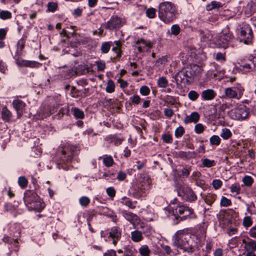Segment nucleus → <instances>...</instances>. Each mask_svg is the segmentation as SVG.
<instances>
[{
    "label": "nucleus",
    "instance_id": "obj_32",
    "mask_svg": "<svg viewBox=\"0 0 256 256\" xmlns=\"http://www.w3.org/2000/svg\"><path fill=\"white\" fill-rule=\"evenodd\" d=\"M162 248L166 254L169 255H176L178 252V250H172L168 246L163 245L162 246Z\"/></svg>",
    "mask_w": 256,
    "mask_h": 256
},
{
    "label": "nucleus",
    "instance_id": "obj_21",
    "mask_svg": "<svg viewBox=\"0 0 256 256\" xmlns=\"http://www.w3.org/2000/svg\"><path fill=\"white\" fill-rule=\"evenodd\" d=\"M1 116L4 120L9 122L12 118V114L6 107H4L1 112Z\"/></svg>",
    "mask_w": 256,
    "mask_h": 256
},
{
    "label": "nucleus",
    "instance_id": "obj_30",
    "mask_svg": "<svg viewBox=\"0 0 256 256\" xmlns=\"http://www.w3.org/2000/svg\"><path fill=\"white\" fill-rule=\"evenodd\" d=\"M115 84L114 82L112 80H109L108 81L106 90L108 93H112L114 91Z\"/></svg>",
    "mask_w": 256,
    "mask_h": 256
},
{
    "label": "nucleus",
    "instance_id": "obj_45",
    "mask_svg": "<svg viewBox=\"0 0 256 256\" xmlns=\"http://www.w3.org/2000/svg\"><path fill=\"white\" fill-rule=\"evenodd\" d=\"M146 15L150 18H153L156 16V10L153 8H148L146 10Z\"/></svg>",
    "mask_w": 256,
    "mask_h": 256
},
{
    "label": "nucleus",
    "instance_id": "obj_22",
    "mask_svg": "<svg viewBox=\"0 0 256 256\" xmlns=\"http://www.w3.org/2000/svg\"><path fill=\"white\" fill-rule=\"evenodd\" d=\"M131 238L134 242H138L143 239L142 232L138 230L131 232Z\"/></svg>",
    "mask_w": 256,
    "mask_h": 256
},
{
    "label": "nucleus",
    "instance_id": "obj_64",
    "mask_svg": "<svg viewBox=\"0 0 256 256\" xmlns=\"http://www.w3.org/2000/svg\"><path fill=\"white\" fill-rule=\"evenodd\" d=\"M164 114L166 117L170 118L174 114V111L171 108H166L164 109Z\"/></svg>",
    "mask_w": 256,
    "mask_h": 256
},
{
    "label": "nucleus",
    "instance_id": "obj_51",
    "mask_svg": "<svg viewBox=\"0 0 256 256\" xmlns=\"http://www.w3.org/2000/svg\"><path fill=\"white\" fill-rule=\"evenodd\" d=\"M106 192L111 198H113L116 196V191L114 187L110 186L106 189Z\"/></svg>",
    "mask_w": 256,
    "mask_h": 256
},
{
    "label": "nucleus",
    "instance_id": "obj_52",
    "mask_svg": "<svg viewBox=\"0 0 256 256\" xmlns=\"http://www.w3.org/2000/svg\"><path fill=\"white\" fill-rule=\"evenodd\" d=\"M98 71H103L106 68V64L103 60H98L96 62Z\"/></svg>",
    "mask_w": 256,
    "mask_h": 256
},
{
    "label": "nucleus",
    "instance_id": "obj_54",
    "mask_svg": "<svg viewBox=\"0 0 256 256\" xmlns=\"http://www.w3.org/2000/svg\"><path fill=\"white\" fill-rule=\"evenodd\" d=\"M58 8V4L54 2H49L48 4V10L49 12H54Z\"/></svg>",
    "mask_w": 256,
    "mask_h": 256
},
{
    "label": "nucleus",
    "instance_id": "obj_18",
    "mask_svg": "<svg viewBox=\"0 0 256 256\" xmlns=\"http://www.w3.org/2000/svg\"><path fill=\"white\" fill-rule=\"evenodd\" d=\"M12 104L17 112V114L18 116L20 114V112L22 111L23 108L26 106L24 102L19 100H14Z\"/></svg>",
    "mask_w": 256,
    "mask_h": 256
},
{
    "label": "nucleus",
    "instance_id": "obj_56",
    "mask_svg": "<svg viewBox=\"0 0 256 256\" xmlns=\"http://www.w3.org/2000/svg\"><path fill=\"white\" fill-rule=\"evenodd\" d=\"M162 139L166 143H172V136L169 134H164L162 135Z\"/></svg>",
    "mask_w": 256,
    "mask_h": 256
},
{
    "label": "nucleus",
    "instance_id": "obj_37",
    "mask_svg": "<svg viewBox=\"0 0 256 256\" xmlns=\"http://www.w3.org/2000/svg\"><path fill=\"white\" fill-rule=\"evenodd\" d=\"M216 196L215 194H208L206 196V198H205V202H206L208 204L211 205L212 204L214 203V200H216Z\"/></svg>",
    "mask_w": 256,
    "mask_h": 256
},
{
    "label": "nucleus",
    "instance_id": "obj_40",
    "mask_svg": "<svg viewBox=\"0 0 256 256\" xmlns=\"http://www.w3.org/2000/svg\"><path fill=\"white\" fill-rule=\"evenodd\" d=\"M185 130L182 126H180L177 128L174 132V136L176 138H180L184 134Z\"/></svg>",
    "mask_w": 256,
    "mask_h": 256
},
{
    "label": "nucleus",
    "instance_id": "obj_24",
    "mask_svg": "<svg viewBox=\"0 0 256 256\" xmlns=\"http://www.w3.org/2000/svg\"><path fill=\"white\" fill-rule=\"evenodd\" d=\"M149 186L148 184H147L146 188H143L142 184L140 186H138V192H134L132 193V196L135 198H140L142 196V193H144L145 192V190L148 188Z\"/></svg>",
    "mask_w": 256,
    "mask_h": 256
},
{
    "label": "nucleus",
    "instance_id": "obj_39",
    "mask_svg": "<svg viewBox=\"0 0 256 256\" xmlns=\"http://www.w3.org/2000/svg\"><path fill=\"white\" fill-rule=\"evenodd\" d=\"M110 42H104L102 44L100 50L104 54L108 53L110 48Z\"/></svg>",
    "mask_w": 256,
    "mask_h": 256
},
{
    "label": "nucleus",
    "instance_id": "obj_1",
    "mask_svg": "<svg viewBox=\"0 0 256 256\" xmlns=\"http://www.w3.org/2000/svg\"><path fill=\"white\" fill-rule=\"evenodd\" d=\"M172 245L184 252L192 253L201 246L196 236L192 238L185 230H178L172 238Z\"/></svg>",
    "mask_w": 256,
    "mask_h": 256
},
{
    "label": "nucleus",
    "instance_id": "obj_15",
    "mask_svg": "<svg viewBox=\"0 0 256 256\" xmlns=\"http://www.w3.org/2000/svg\"><path fill=\"white\" fill-rule=\"evenodd\" d=\"M216 96V93L212 89H207L202 92L201 94L202 98L204 100H213Z\"/></svg>",
    "mask_w": 256,
    "mask_h": 256
},
{
    "label": "nucleus",
    "instance_id": "obj_57",
    "mask_svg": "<svg viewBox=\"0 0 256 256\" xmlns=\"http://www.w3.org/2000/svg\"><path fill=\"white\" fill-rule=\"evenodd\" d=\"M213 187L216 189L218 190L220 188L222 184V182L220 180H214L212 182Z\"/></svg>",
    "mask_w": 256,
    "mask_h": 256
},
{
    "label": "nucleus",
    "instance_id": "obj_61",
    "mask_svg": "<svg viewBox=\"0 0 256 256\" xmlns=\"http://www.w3.org/2000/svg\"><path fill=\"white\" fill-rule=\"evenodd\" d=\"M233 89L238 92V96L240 98L242 95L244 88L238 84L237 86L234 87Z\"/></svg>",
    "mask_w": 256,
    "mask_h": 256
},
{
    "label": "nucleus",
    "instance_id": "obj_42",
    "mask_svg": "<svg viewBox=\"0 0 256 256\" xmlns=\"http://www.w3.org/2000/svg\"><path fill=\"white\" fill-rule=\"evenodd\" d=\"M199 96V94L195 90H192L188 93V98L192 100H196Z\"/></svg>",
    "mask_w": 256,
    "mask_h": 256
},
{
    "label": "nucleus",
    "instance_id": "obj_26",
    "mask_svg": "<svg viewBox=\"0 0 256 256\" xmlns=\"http://www.w3.org/2000/svg\"><path fill=\"white\" fill-rule=\"evenodd\" d=\"M139 252L142 256H149L150 250L146 245H142L139 248Z\"/></svg>",
    "mask_w": 256,
    "mask_h": 256
},
{
    "label": "nucleus",
    "instance_id": "obj_17",
    "mask_svg": "<svg viewBox=\"0 0 256 256\" xmlns=\"http://www.w3.org/2000/svg\"><path fill=\"white\" fill-rule=\"evenodd\" d=\"M196 154V152H184L179 151L176 152L177 157L183 159H189L194 158Z\"/></svg>",
    "mask_w": 256,
    "mask_h": 256
},
{
    "label": "nucleus",
    "instance_id": "obj_38",
    "mask_svg": "<svg viewBox=\"0 0 256 256\" xmlns=\"http://www.w3.org/2000/svg\"><path fill=\"white\" fill-rule=\"evenodd\" d=\"M79 202L82 206L86 207L90 203V200L88 197L83 196L80 198Z\"/></svg>",
    "mask_w": 256,
    "mask_h": 256
},
{
    "label": "nucleus",
    "instance_id": "obj_3",
    "mask_svg": "<svg viewBox=\"0 0 256 256\" xmlns=\"http://www.w3.org/2000/svg\"><path fill=\"white\" fill-rule=\"evenodd\" d=\"M173 215L175 216L174 223L176 224L179 222L188 219H195L196 216L194 210L184 205H176L171 208Z\"/></svg>",
    "mask_w": 256,
    "mask_h": 256
},
{
    "label": "nucleus",
    "instance_id": "obj_5",
    "mask_svg": "<svg viewBox=\"0 0 256 256\" xmlns=\"http://www.w3.org/2000/svg\"><path fill=\"white\" fill-rule=\"evenodd\" d=\"M178 195L188 202H193L196 200L197 196L192 190L189 186H182L180 188Z\"/></svg>",
    "mask_w": 256,
    "mask_h": 256
},
{
    "label": "nucleus",
    "instance_id": "obj_36",
    "mask_svg": "<svg viewBox=\"0 0 256 256\" xmlns=\"http://www.w3.org/2000/svg\"><path fill=\"white\" fill-rule=\"evenodd\" d=\"M202 164L204 167L210 168L214 166L215 162L214 160H210L206 158L202 160Z\"/></svg>",
    "mask_w": 256,
    "mask_h": 256
},
{
    "label": "nucleus",
    "instance_id": "obj_28",
    "mask_svg": "<svg viewBox=\"0 0 256 256\" xmlns=\"http://www.w3.org/2000/svg\"><path fill=\"white\" fill-rule=\"evenodd\" d=\"M232 136V133L230 132V130L227 128H224L222 129V132L220 134V136L224 139V140H228Z\"/></svg>",
    "mask_w": 256,
    "mask_h": 256
},
{
    "label": "nucleus",
    "instance_id": "obj_35",
    "mask_svg": "<svg viewBox=\"0 0 256 256\" xmlns=\"http://www.w3.org/2000/svg\"><path fill=\"white\" fill-rule=\"evenodd\" d=\"M242 182L244 185L247 186H250L254 183V179L252 178L249 176H245L242 180Z\"/></svg>",
    "mask_w": 256,
    "mask_h": 256
},
{
    "label": "nucleus",
    "instance_id": "obj_44",
    "mask_svg": "<svg viewBox=\"0 0 256 256\" xmlns=\"http://www.w3.org/2000/svg\"><path fill=\"white\" fill-rule=\"evenodd\" d=\"M180 28L178 24H173L170 28V34L174 36H177L180 34Z\"/></svg>",
    "mask_w": 256,
    "mask_h": 256
},
{
    "label": "nucleus",
    "instance_id": "obj_7",
    "mask_svg": "<svg viewBox=\"0 0 256 256\" xmlns=\"http://www.w3.org/2000/svg\"><path fill=\"white\" fill-rule=\"evenodd\" d=\"M124 24L122 19L117 16H112L108 21L105 24V28L110 30H117L121 28Z\"/></svg>",
    "mask_w": 256,
    "mask_h": 256
},
{
    "label": "nucleus",
    "instance_id": "obj_10",
    "mask_svg": "<svg viewBox=\"0 0 256 256\" xmlns=\"http://www.w3.org/2000/svg\"><path fill=\"white\" fill-rule=\"evenodd\" d=\"M38 195L33 192L26 191L24 194V200L26 204H30L33 202H38Z\"/></svg>",
    "mask_w": 256,
    "mask_h": 256
},
{
    "label": "nucleus",
    "instance_id": "obj_41",
    "mask_svg": "<svg viewBox=\"0 0 256 256\" xmlns=\"http://www.w3.org/2000/svg\"><path fill=\"white\" fill-rule=\"evenodd\" d=\"M12 14L8 10H0V18L2 20H6L11 18Z\"/></svg>",
    "mask_w": 256,
    "mask_h": 256
},
{
    "label": "nucleus",
    "instance_id": "obj_53",
    "mask_svg": "<svg viewBox=\"0 0 256 256\" xmlns=\"http://www.w3.org/2000/svg\"><path fill=\"white\" fill-rule=\"evenodd\" d=\"M204 130V127L202 124H198L194 126V132L196 134H200Z\"/></svg>",
    "mask_w": 256,
    "mask_h": 256
},
{
    "label": "nucleus",
    "instance_id": "obj_2",
    "mask_svg": "<svg viewBox=\"0 0 256 256\" xmlns=\"http://www.w3.org/2000/svg\"><path fill=\"white\" fill-rule=\"evenodd\" d=\"M159 18L165 24H170L176 18V10L174 4L162 2L158 7Z\"/></svg>",
    "mask_w": 256,
    "mask_h": 256
},
{
    "label": "nucleus",
    "instance_id": "obj_59",
    "mask_svg": "<svg viewBox=\"0 0 256 256\" xmlns=\"http://www.w3.org/2000/svg\"><path fill=\"white\" fill-rule=\"evenodd\" d=\"M131 102L133 104H138L140 103V98L138 95H134L131 96L130 98Z\"/></svg>",
    "mask_w": 256,
    "mask_h": 256
},
{
    "label": "nucleus",
    "instance_id": "obj_19",
    "mask_svg": "<svg viewBox=\"0 0 256 256\" xmlns=\"http://www.w3.org/2000/svg\"><path fill=\"white\" fill-rule=\"evenodd\" d=\"M2 241L4 242H7L12 245V248L14 249L15 252H18V242L16 240L11 238L8 236H4L2 238Z\"/></svg>",
    "mask_w": 256,
    "mask_h": 256
},
{
    "label": "nucleus",
    "instance_id": "obj_47",
    "mask_svg": "<svg viewBox=\"0 0 256 256\" xmlns=\"http://www.w3.org/2000/svg\"><path fill=\"white\" fill-rule=\"evenodd\" d=\"M252 224V220L249 216H245L243 220V225L245 228L250 226Z\"/></svg>",
    "mask_w": 256,
    "mask_h": 256
},
{
    "label": "nucleus",
    "instance_id": "obj_29",
    "mask_svg": "<svg viewBox=\"0 0 256 256\" xmlns=\"http://www.w3.org/2000/svg\"><path fill=\"white\" fill-rule=\"evenodd\" d=\"M222 4L220 2L212 1L210 4L206 5V8L208 10H212L214 8H218L221 6Z\"/></svg>",
    "mask_w": 256,
    "mask_h": 256
},
{
    "label": "nucleus",
    "instance_id": "obj_55",
    "mask_svg": "<svg viewBox=\"0 0 256 256\" xmlns=\"http://www.w3.org/2000/svg\"><path fill=\"white\" fill-rule=\"evenodd\" d=\"M140 93L144 96H148L150 92V90L147 86H142L140 90Z\"/></svg>",
    "mask_w": 256,
    "mask_h": 256
},
{
    "label": "nucleus",
    "instance_id": "obj_31",
    "mask_svg": "<svg viewBox=\"0 0 256 256\" xmlns=\"http://www.w3.org/2000/svg\"><path fill=\"white\" fill-rule=\"evenodd\" d=\"M158 86L161 88H166L168 86V81L165 77H160L158 80Z\"/></svg>",
    "mask_w": 256,
    "mask_h": 256
},
{
    "label": "nucleus",
    "instance_id": "obj_49",
    "mask_svg": "<svg viewBox=\"0 0 256 256\" xmlns=\"http://www.w3.org/2000/svg\"><path fill=\"white\" fill-rule=\"evenodd\" d=\"M122 200H125L124 202H122L126 206L131 209H134L136 208V206L134 205L133 202L128 198H127L126 197H124Z\"/></svg>",
    "mask_w": 256,
    "mask_h": 256
},
{
    "label": "nucleus",
    "instance_id": "obj_33",
    "mask_svg": "<svg viewBox=\"0 0 256 256\" xmlns=\"http://www.w3.org/2000/svg\"><path fill=\"white\" fill-rule=\"evenodd\" d=\"M221 140L217 135H213L210 138V142L212 146H218L220 143Z\"/></svg>",
    "mask_w": 256,
    "mask_h": 256
},
{
    "label": "nucleus",
    "instance_id": "obj_34",
    "mask_svg": "<svg viewBox=\"0 0 256 256\" xmlns=\"http://www.w3.org/2000/svg\"><path fill=\"white\" fill-rule=\"evenodd\" d=\"M136 250L132 246H127L124 248V256H134Z\"/></svg>",
    "mask_w": 256,
    "mask_h": 256
},
{
    "label": "nucleus",
    "instance_id": "obj_63",
    "mask_svg": "<svg viewBox=\"0 0 256 256\" xmlns=\"http://www.w3.org/2000/svg\"><path fill=\"white\" fill-rule=\"evenodd\" d=\"M166 102L169 104L174 105L176 103V101L173 96H168L166 98Z\"/></svg>",
    "mask_w": 256,
    "mask_h": 256
},
{
    "label": "nucleus",
    "instance_id": "obj_60",
    "mask_svg": "<svg viewBox=\"0 0 256 256\" xmlns=\"http://www.w3.org/2000/svg\"><path fill=\"white\" fill-rule=\"evenodd\" d=\"M256 6L254 3L252 2H248L246 6V8L249 10L250 13L251 14H252L254 13V12L256 10H255V7Z\"/></svg>",
    "mask_w": 256,
    "mask_h": 256
},
{
    "label": "nucleus",
    "instance_id": "obj_14",
    "mask_svg": "<svg viewBox=\"0 0 256 256\" xmlns=\"http://www.w3.org/2000/svg\"><path fill=\"white\" fill-rule=\"evenodd\" d=\"M122 216L131 224H134L136 222L139 220L140 218L138 216L131 212H128L126 210H123L122 212Z\"/></svg>",
    "mask_w": 256,
    "mask_h": 256
},
{
    "label": "nucleus",
    "instance_id": "obj_25",
    "mask_svg": "<svg viewBox=\"0 0 256 256\" xmlns=\"http://www.w3.org/2000/svg\"><path fill=\"white\" fill-rule=\"evenodd\" d=\"M72 112H73V115L76 118H83L84 116V112L78 108H72Z\"/></svg>",
    "mask_w": 256,
    "mask_h": 256
},
{
    "label": "nucleus",
    "instance_id": "obj_46",
    "mask_svg": "<svg viewBox=\"0 0 256 256\" xmlns=\"http://www.w3.org/2000/svg\"><path fill=\"white\" fill-rule=\"evenodd\" d=\"M220 204L221 206L226 207L232 204L231 200L225 196H222Z\"/></svg>",
    "mask_w": 256,
    "mask_h": 256
},
{
    "label": "nucleus",
    "instance_id": "obj_23",
    "mask_svg": "<svg viewBox=\"0 0 256 256\" xmlns=\"http://www.w3.org/2000/svg\"><path fill=\"white\" fill-rule=\"evenodd\" d=\"M224 93L226 96L228 98H236L240 99L238 96V92L232 88H227L225 89Z\"/></svg>",
    "mask_w": 256,
    "mask_h": 256
},
{
    "label": "nucleus",
    "instance_id": "obj_8",
    "mask_svg": "<svg viewBox=\"0 0 256 256\" xmlns=\"http://www.w3.org/2000/svg\"><path fill=\"white\" fill-rule=\"evenodd\" d=\"M234 114V118L238 120H243L246 118L249 112L244 106L238 108L232 112Z\"/></svg>",
    "mask_w": 256,
    "mask_h": 256
},
{
    "label": "nucleus",
    "instance_id": "obj_43",
    "mask_svg": "<svg viewBox=\"0 0 256 256\" xmlns=\"http://www.w3.org/2000/svg\"><path fill=\"white\" fill-rule=\"evenodd\" d=\"M18 183L22 188H24L28 185V181L24 176H20L18 180Z\"/></svg>",
    "mask_w": 256,
    "mask_h": 256
},
{
    "label": "nucleus",
    "instance_id": "obj_16",
    "mask_svg": "<svg viewBox=\"0 0 256 256\" xmlns=\"http://www.w3.org/2000/svg\"><path fill=\"white\" fill-rule=\"evenodd\" d=\"M200 116L198 112H194L189 116H186L184 118V122L186 124L189 123H196L200 120Z\"/></svg>",
    "mask_w": 256,
    "mask_h": 256
},
{
    "label": "nucleus",
    "instance_id": "obj_9",
    "mask_svg": "<svg viewBox=\"0 0 256 256\" xmlns=\"http://www.w3.org/2000/svg\"><path fill=\"white\" fill-rule=\"evenodd\" d=\"M252 32L250 28H246L240 31V36L244 38L240 40L243 42L245 44H248L251 42L252 38Z\"/></svg>",
    "mask_w": 256,
    "mask_h": 256
},
{
    "label": "nucleus",
    "instance_id": "obj_48",
    "mask_svg": "<svg viewBox=\"0 0 256 256\" xmlns=\"http://www.w3.org/2000/svg\"><path fill=\"white\" fill-rule=\"evenodd\" d=\"M62 154L64 156L63 158V160L64 162H69L72 160V152L68 154L65 150H62Z\"/></svg>",
    "mask_w": 256,
    "mask_h": 256
},
{
    "label": "nucleus",
    "instance_id": "obj_11",
    "mask_svg": "<svg viewBox=\"0 0 256 256\" xmlns=\"http://www.w3.org/2000/svg\"><path fill=\"white\" fill-rule=\"evenodd\" d=\"M242 242L244 244V248L246 252H254L256 250V241L248 238V240L243 239Z\"/></svg>",
    "mask_w": 256,
    "mask_h": 256
},
{
    "label": "nucleus",
    "instance_id": "obj_50",
    "mask_svg": "<svg viewBox=\"0 0 256 256\" xmlns=\"http://www.w3.org/2000/svg\"><path fill=\"white\" fill-rule=\"evenodd\" d=\"M195 174V178L194 179L196 180V184L198 186L202 187L204 185V181L203 180H199L197 179V178L198 177L200 174V172H196L195 174H193V175Z\"/></svg>",
    "mask_w": 256,
    "mask_h": 256
},
{
    "label": "nucleus",
    "instance_id": "obj_13",
    "mask_svg": "<svg viewBox=\"0 0 256 256\" xmlns=\"http://www.w3.org/2000/svg\"><path fill=\"white\" fill-rule=\"evenodd\" d=\"M109 234L110 236L113 239L112 244L116 246L118 242V240L121 237L120 230L118 227L114 226L111 228Z\"/></svg>",
    "mask_w": 256,
    "mask_h": 256
},
{
    "label": "nucleus",
    "instance_id": "obj_27",
    "mask_svg": "<svg viewBox=\"0 0 256 256\" xmlns=\"http://www.w3.org/2000/svg\"><path fill=\"white\" fill-rule=\"evenodd\" d=\"M114 160L110 156H104L103 158V164L106 167H110L114 164Z\"/></svg>",
    "mask_w": 256,
    "mask_h": 256
},
{
    "label": "nucleus",
    "instance_id": "obj_20",
    "mask_svg": "<svg viewBox=\"0 0 256 256\" xmlns=\"http://www.w3.org/2000/svg\"><path fill=\"white\" fill-rule=\"evenodd\" d=\"M200 34L202 35L200 38L202 42L210 43V44L214 43V38H213V36L211 33L208 32L204 33L201 32Z\"/></svg>",
    "mask_w": 256,
    "mask_h": 256
},
{
    "label": "nucleus",
    "instance_id": "obj_6",
    "mask_svg": "<svg viewBox=\"0 0 256 256\" xmlns=\"http://www.w3.org/2000/svg\"><path fill=\"white\" fill-rule=\"evenodd\" d=\"M194 76L193 73L190 70H183L178 72L173 78L175 79L176 84L186 83L190 82L189 78H192Z\"/></svg>",
    "mask_w": 256,
    "mask_h": 256
},
{
    "label": "nucleus",
    "instance_id": "obj_12",
    "mask_svg": "<svg viewBox=\"0 0 256 256\" xmlns=\"http://www.w3.org/2000/svg\"><path fill=\"white\" fill-rule=\"evenodd\" d=\"M16 63L18 66H26L30 68H37L42 64L36 61L28 60H16Z\"/></svg>",
    "mask_w": 256,
    "mask_h": 256
},
{
    "label": "nucleus",
    "instance_id": "obj_4",
    "mask_svg": "<svg viewBox=\"0 0 256 256\" xmlns=\"http://www.w3.org/2000/svg\"><path fill=\"white\" fill-rule=\"evenodd\" d=\"M234 38L228 28L223 29L220 34L217 35L214 40V44L221 48H226L229 46H234Z\"/></svg>",
    "mask_w": 256,
    "mask_h": 256
},
{
    "label": "nucleus",
    "instance_id": "obj_62",
    "mask_svg": "<svg viewBox=\"0 0 256 256\" xmlns=\"http://www.w3.org/2000/svg\"><path fill=\"white\" fill-rule=\"evenodd\" d=\"M213 246V244L210 242H207L206 246V254L204 256H207V254L210 252Z\"/></svg>",
    "mask_w": 256,
    "mask_h": 256
},
{
    "label": "nucleus",
    "instance_id": "obj_58",
    "mask_svg": "<svg viewBox=\"0 0 256 256\" xmlns=\"http://www.w3.org/2000/svg\"><path fill=\"white\" fill-rule=\"evenodd\" d=\"M230 188L232 192H236V194H240V188L239 186L233 184L230 186Z\"/></svg>",
    "mask_w": 256,
    "mask_h": 256
}]
</instances>
